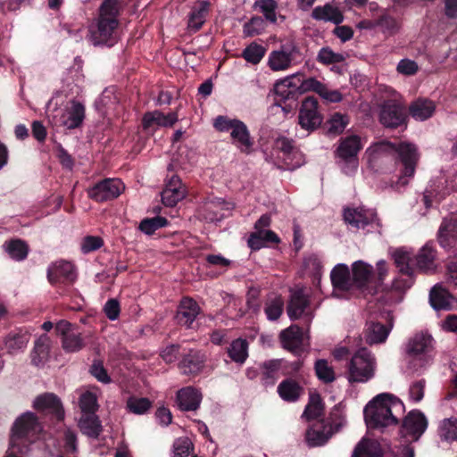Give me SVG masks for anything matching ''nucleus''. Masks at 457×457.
Returning <instances> with one entry per match:
<instances>
[{
    "mask_svg": "<svg viewBox=\"0 0 457 457\" xmlns=\"http://www.w3.org/2000/svg\"><path fill=\"white\" fill-rule=\"evenodd\" d=\"M396 152L399 156V162L402 165L401 175L395 186L397 189L408 184L409 179L413 177L416 164L419 159L417 148L409 143H401L397 146L388 142H378L368 147L364 158L370 168H375L378 160L386 157L392 152Z\"/></svg>",
    "mask_w": 457,
    "mask_h": 457,
    "instance_id": "f257e3e1",
    "label": "nucleus"
},
{
    "mask_svg": "<svg viewBox=\"0 0 457 457\" xmlns=\"http://www.w3.org/2000/svg\"><path fill=\"white\" fill-rule=\"evenodd\" d=\"M125 189L120 179H106L90 187L88 196L96 202H104L117 198Z\"/></svg>",
    "mask_w": 457,
    "mask_h": 457,
    "instance_id": "6e6552de",
    "label": "nucleus"
},
{
    "mask_svg": "<svg viewBox=\"0 0 457 457\" xmlns=\"http://www.w3.org/2000/svg\"><path fill=\"white\" fill-rule=\"evenodd\" d=\"M90 372L99 382L104 384H109L111 382V378L107 374L106 370L99 361H96L92 364Z\"/></svg>",
    "mask_w": 457,
    "mask_h": 457,
    "instance_id": "338daca9",
    "label": "nucleus"
},
{
    "mask_svg": "<svg viewBox=\"0 0 457 457\" xmlns=\"http://www.w3.org/2000/svg\"><path fill=\"white\" fill-rule=\"evenodd\" d=\"M210 4L207 1L197 3L188 14L187 29L190 33L198 31L205 22Z\"/></svg>",
    "mask_w": 457,
    "mask_h": 457,
    "instance_id": "bb28decb",
    "label": "nucleus"
},
{
    "mask_svg": "<svg viewBox=\"0 0 457 457\" xmlns=\"http://www.w3.org/2000/svg\"><path fill=\"white\" fill-rule=\"evenodd\" d=\"M308 305L307 296L302 289L295 290L291 295L287 306V314L291 320L299 319Z\"/></svg>",
    "mask_w": 457,
    "mask_h": 457,
    "instance_id": "473e14b6",
    "label": "nucleus"
},
{
    "mask_svg": "<svg viewBox=\"0 0 457 457\" xmlns=\"http://www.w3.org/2000/svg\"><path fill=\"white\" fill-rule=\"evenodd\" d=\"M312 16L314 20L331 21L335 24H339L344 21V15L341 11L330 4L315 7L312 10Z\"/></svg>",
    "mask_w": 457,
    "mask_h": 457,
    "instance_id": "2f4dec72",
    "label": "nucleus"
},
{
    "mask_svg": "<svg viewBox=\"0 0 457 457\" xmlns=\"http://www.w3.org/2000/svg\"><path fill=\"white\" fill-rule=\"evenodd\" d=\"M50 339L46 335L39 337L34 345L32 352V361L38 365L42 360L47 355Z\"/></svg>",
    "mask_w": 457,
    "mask_h": 457,
    "instance_id": "09e8293b",
    "label": "nucleus"
},
{
    "mask_svg": "<svg viewBox=\"0 0 457 457\" xmlns=\"http://www.w3.org/2000/svg\"><path fill=\"white\" fill-rule=\"evenodd\" d=\"M379 91L382 98H387L383 101L380 107V122L388 128L403 125L405 121V113L400 95L387 86H380Z\"/></svg>",
    "mask_w": 457,
    "mask_h": 457,
    "instance_id": "39448f33",
    "label": "nucleus"
},
{
    "mask_svg": "<svg viewBox=\"0 0 457 457\" xmlns=\"http://www.w3.org/2000/svg\"><path fill=\"white\" fill-rule=\"evenodd\" d=\"M330 435L325 434L320 429L310 428L306 432V442L309 446L315 447L320 446L327 443Z\"/></svg>",
    "mask_w": 457,
    "mask_h": 457,
    "instance_id": "13d9d810",
    "label": "nucleus"
},
{
    "mask_svg": "<svg viewBox=\"0 0 457 457\" xmlns=\"http://www.w3.org/2000/svg\"><path fill=\"white\" fill-rule=\"evenodd\" d=\"M228 356L237 363H244L248 356V344L245 339L234 340L228 349Z\"/></svg>",
    "mask_w": 457,
    "mask_h": 457,
    "instance_id": "a19ab883",
    "label": "nucleus"
},
{
    "mask_svg": "<svg viewBox=\"0 0 457 457\" xmlns=\"http://www.w3.org/2000/svg\"><path fill=\"white\" fill-rule=\"evenodd\" d=\"M441 439L452 442L457 441V419H445L439 427Z\"/></svg>",
    "mask_w": 457,
    "mask_h": 457,
    "instance_id": "de8ad7c7",
    "label": "nucleus"
},
{
    "mask_svg": "<svg viewBox=\"0 0 457 457\" xmlns=\"http://www.w3.org/2000/svg\"><path fill=\"white\" fill-rule=\"evenodd\" d=\"M412 253L407 248L402 247L395 250L392 253V257L395 264L403 274L412 275L413 268L411 266Z\"/></svg>",
    "mask_w": 457,
    "mask_h": 457,
    "instance_id": "4c0bfd02",
    "label": "nucleus"
},
{
    "mask_svg": "<svg viewBox=\"0 0 457 457\" xmlns=\"http://www.w3.org/2000/svg\"><path fill=\"white\" fill-rule=\"evenodd\" d=\"M35 410L54 415L57 420H62L64 411L59 397L53 393H45L37 396L33 402Z\"/></svg>",
    "mask_w": 457,
    "mask_h": 457,
    "instance_id": "ddd939ff",
    "label": "nucleus"
},
{
    "mask_svg": "<svg viewBox=\"0 0 457 457\" xmlns=\"http://www.w3.org/2000/svg\"><path fill=\"white\" fill-rule=\"evenodd\" d=\"M436 106L432 101L418 99L410 106L411 116L417 120H425L432 116Z\"/></svg>",
    "mask_w": 457,
    "mask_h": 457,
    "instance_id": "58836bf2",
    "label": "nucleus"
},
{
    "mask_svg": "<svg viewBox=\"0 0 457 457\" xmlns=\"http://www.w3.org/2000/svg\"><path fill=\"white\" fill-rule=\"evenodd\" d=\"M104 312L110 320H116L120 312V303L116 299H109L104 306Z\"/></svg>",
    "mask_w": 457,
    "mask_h": 457,
    "instance_id": "69168bd1",
    "label": "nucleus"
},
{
    "mask_svg": "<svg viewBox=\"0 0 457 457\" xmlns=\"http://www.w3.org/2000/svg\"><path fill=\"white\" fill-rule=\"evenodd\" d=\"M263 13L265 19L272 23L277 21L276 10L278 4L275 0H260L256 3Z\"/></svg>",
    "mask_w": 457,
    "mask_h": 457,
    "instance_id": "bf43d9fd",
    "label": "nucleus"
},
{
    "mask_svg": "<svg viewBox=\"0 0 457 457\" xmlns=\"http://www.w3.org/2000/svg\"><path fill=\"white\" fill-rule=\"evenodd\" d=\"M193 450V444L188 437L176 439L172 446V457H187Z\"/></svg>",
    "mask_w": 457,
    "mask_h": 457,
    "instance_id": "5fc2aeb1",
    "label": "nucleus"
},
{
    "mask_svg": "<svg viewBox=\"0 0 457 457\" xmlns=\"http://www.w3.org/2000/svg\"><path fill=\"white\" fill-rule=\"evenodd\" d=\"M302 85L303 93L307 91H314L320 96H321V94L326 88V86L322 84L320 81L317 80L315 78H309L304 79Z\"/></svg>",
    "mask_w": 457,
    "mask_h": 457,
    "instance_id": "774afa93",
    "label": "nucleus"
},
{
    "mask_svg": "<svg viewBox=\"0 0 457 457\" xmlns=\"http://www.w3.org/2000/svg\"><path fill=\"white\" fill-rule=\"evenodd\" d=\"M201 394L193 387H185L177 394V403L182 411H195L201 403Z\"/></svg>",
    "mask_w": 457,
    "mask_h": 457,
    "instance_id": "cd10ccee",
    "label": "nucleus"
},
{
    "mask_svg": "<svg viewBox=\"0 0 457 457\" xmlns=\"http://www.w3.org/2000/svg\"><path fill=\"white\" fill-rule=\"evenodd\" d=\"M205 361L204 355L197 351H190L180 362V369L185 374H196L201 371Z\"/></svg>",
    "mask_w": 457,
    "mask_h": 457,
    "instance_id": "72a5a7b5",
    "label": "nucleus"
},
{
    "mask_svg": "<svg viewBox=\"0 0 457 457\" xmlns=\"http://www.w3.org/2000/svg\"><path fill=\"white\" fill-rule=\"evenodd\" d=\"M396 71L398 73L404 76H412L415 75L419 71V65L413 60L405 58L402 59L397 66Z\"/></svg>",
    "mask_w": 457,
    "mask_h": 457,
    "instance_id": "680f3d73",
    "label": "nucleus"
},
{
    "mask_svg": "<svg viewBox=\"0 0 457 457\" xmlns=\"http://www.w3.org/2000/svg\"><path fill=\"white\" fill-rule=\"evenodd\" d=\"M186 187L178 176H172L162 192V201L166 206H175L186 196Z\"/></svg>",
    "mask_w": 457,
    "mask_h": 457,
    "instance_id": "aec40b11",
    "label": "nucleus"
},
{
    "mask_svg": "<svg viewBox=\"0 0 457 457\" xmlns=\"http://www.w3.org/2000/svg\"><path fill=\"white\" fill-rule=\"evenodd\" d=\"M344 220L354 228H364L367 225L375 221L376 213L373 210L365 209L362 206L345 208Z\"/></svg>",
    "mask_w": 457,
    "mask_h": 457,
    "instance_id": "2eb2a0df",
    "label": "nucleus"
},
{
    "mask_svg": "<svg viewBox=\"0 0 457 457\" xmlns=\"http://www.w3.org/2000/svg\"><path fill=\"white\" fill-rule=\"evenodd\" d=\"M166 225L167 220L163 217L157 216L143 220L139 224V229L146 235H152L158 228H163Z\"/></svg>",
    "mask_w": 457,
    "mask_h": 457,
    "instance_id": "603ef678",
    "label": "nucleus"
},
{
    "mask_svg": "<svg viewBox=\"0 0 457 457\" xmlns=\"http://www.w3.org/2000/svg\"><path fill=\"white\" fill-rule=\"evenodd\" d=\"M377 24L378 27L381 28L382 32L387 36L394 35L400 28L398 21L387 13H382L377 20Z\"/></svg>",
    "mask_w": 457,
    "mask_h": 457,
    "instance_id": "3c124183",
    "label": "nucleus"
},
{
    "mask_svg": "<svg viewBox=\"0 0 457 457\" xmlns=\"http://www.w3.org/2000/svg\"><path fill=\"white\" fill-rule=\"evenodd\" d=\"M352 457H382V450L378 441L362 438L355 446Z\"/></svg>",
    "mask_w": 457,
    "mask_h": 457,
    "instance_id": "f704fd0d",
    "label": "nucleus"
},
{
    "mask_svg": "<svg viewBox=\"0 0 457 457\" xmlns=\"http://www.w3.org/2000/svg\"><path fill=\"white\" fill-rule=\"evenodd\" d=\"M429 302L435 310H450L455 299L445 288L435 286L430 291Z\"/></svg>",
    "mask_w": 457,
    "mask_h": 457,
    "instance_id": "c85d7f7f",
    "label": "nucleus"
},
{
    "mask_svg": "<svg viewBox=\"0 0 457 457\" xmlns=\"http://www.w3.org/2000/svg\"><path fill=\"white\" fill-rule=\"evenodd\" d=\"M435 259V250L429 245H425L416 255V264L421 270L428 271L432 269Z\"/></svg>",
    "mask_w": 457,
    "mask_h": 457,
    "instance_id": "37998d69",
    "label": "nucleus"
},
{
    "mask_svg": "<svg viewBox=\"0 0 457 457\" xmlns=\"http://www.w3.org/2000/svg\"><path fill=\"white\" fill-rule=\"evenodd\" d=\"M276 148L283 153V160L287 169L295 170L303 162V154L295 148L293 142L287 137H279L276 140Z\"/></svg>",
    "mask_w": 457,
    "mask_h": 457,
    "instance_id": "dca6fc26",
    "label": "nucleus"
},
{
    "mask_svg": "<svg viewBox=\"0 0 457 457\" xmlns=\"http://www.w3.org/2000/svg\"><path fill=\"white\" fill-rule=\"evenodd\" d=\"M298 118L301 127L307 130L315 129L321 124L322 116L314 97H307L303 101Z\"/></svg>",
    "mask_w": 457,
    "mask_h": 457,
    "instance_id": "9d476101",
    "label": "nucleus"
},
{
    "mask_svg": "<svg viewBox=\"0 0 457 457\" xmlns=\"http://www.w3.org/2000/svg\"><path fill=\"white\" fill-rule=\"evenodd\" d=\"M283 309V299L278 295H271L266 301L264 312L268 320H276L281 316Z\"/></svg>",
    "mask_w": 457,
    "mask_h": 457,
    "instance_id": "79ce46f5",
    "label": "nucleus"
},
{
    "mask_svg": "<svg viewBox=\"0 0 457 457\" xmlns=\"http://www.w3.org/2000/svg\"><path fill=\"white\" fill-rule=\"evenodd\" d=\"M78 425L81 432L89 437L96 438L102 431L101 422L96 414H82Z\"/></svg>",
    "mask_w": 457,
    "mask_h": 457,
    "instance_id": "c9c22d12",
    "label": "nucleus"
},
{
    "mask_svg": "<svg viewBox=\"0 0 457 457\" xmlns=\"http://www.w3.org/2000/svg\"><path fill=\"white\" fill-rule=\"evenodd\" d=\"M331 282L336 290L348 291L353 286V278L346 265L337 264L331 271Z\"/></svg>",
    "mask_w": 457,
    "mask_h": 457,
    "instance_id": "c756f323",
    "label": "nucleus"
},
{
    "mask_svg": "<svg viewBox=\"0 0 457 457\" xmlns=\"http://www.w3.org/2000/svg\"><path fill=\"white\" fill-rule=\"evenodd\" d=\"M428 421L419 411H411L403 420L401 433L408 441H416L425 432Z\"/></svg>",
    "mask_w": 457,
    "mask_h": 457,
    "instance_id": "9b49d317",
    "label": "nucleus"
},
{
    "mask_svg": "<svg viewBox=\"0 0 457 457\" xmlns=\"http://www.w3.org/2000/svg\"><path fill=\"white\" fill-rule=\"evenodd\" d=\"M129 411L135 414H143L151 407V402L147 398L131 397L127 402Z\"/></svg>",
    "mask_w": 457,
    "mask_h": 457,
    "instance_id": "052dcab7",
    "label": "nucleus"
},
{
    "mask_svg": "<svg viewBox=\"0 0 457 457\" xmlns=\"http://www.w3.org/2000/svg\"><path fill=\"white\" fill-rule=\"evenodd\" d=\"M299 51L295 45H282L278 49L270 53L267 64L273 71H287L295 63Z\"/></svg>",
    "mask_w": 457,
    "mask_h": 457,
    "instance_id": "0eeeda50",
    "label": "nucleus"
},
{
    "mask_svg": "<svg viewBox=\"0 0 457 457\" xmlns=\"http://www.w3.org/2000/svg\"><path fill=\"white\" fill-rule=\"evenodd\" d=\"M79 403L82 414H96L98 409L97 395L87 390L80 395Z\"/></svg>",
    "mask_w": 457,
    "mask_h": 457,
    "instance_id": "c03bdc74",
    "label": "nucleus"
},
{
    "mask_svg": "<svg viewBox=\"0 0 457 457\" xmlns=\"http://www.w3.org/2000/svg\"><path fill=\"white\" fill-rule=\"evenodd\" d=\"M314 368L318 378L322 382L331 383L336 379L335 371L326 360H318Z\"/></svg>",
    "mask_w": 457,
    "mask_h": 457,
    "instance_id": "8fccbe9b",
    "label": "nucleus"
},
{
    "mask_svg": "<svg viewBox=\"0 0 457 457\" xmlns=\"http://www.w3.org/2000/svg\"><path fill=\"white\" fill-rule=\"evenodd\" d=\"M317 60L322 64L328 65L344 62L345 56L332 51L329 47H322L318 53Z\"/></svg>",
    "mask_w": 457,
    "mask_h": 457,
    "instance_id": "864d4df0",
    "label": "nucleus"
},
{
    "mask_svg": "<svg viewBox=\"0 0 457 457\" xmlns=\"http://www.w3.org/2000/svg\"><path fill=\"white\" fill-rule=\"evenodd\" d=\"M55 330L62 337V347L66 353H77L84 348L81 334L74 331L69 321L60 320L55 325Z\"/></svg>",
    "mask_w": 457,
    "mask_h": 457,
    "instance_id": "1a4fd4ad",
    "label": "nucleus"
},
{
    "mask_svg": "<svg viewBox=\"0 0 457 457\" xmlns=\"http://www.w3.org/2000/svg\"><path fill=\"white\" fill-rule=\"evenodd\" d=\"M349 119L346 115L339 112L334 113L328 120V132L340 134L346 128Z\"/></svg>",
    "mask_w": 457,
    "mask_h": 457,
    "instance_id": "4d7b16f0",
    "label": "nucleus"
},
{
    "mask_svg": "<svg viewBox=\"0 0 457 457\" xmlns=\"http://www.w3.org/2000/svg\"><path fill=\"white\" fill-rule=\"evenodd\" d=\"M84 119L85 106L76 100H71L56 122L68 129H74L82 125Z\"/></svg>",
    "mask_w": 457,
    "mask_h": 457,
    "instance_id": "f8f14e48",
    "label": "nucleus"
},
{
    "mask_svg": "<svg viewBox=\"0 0 457 457\" xmlns=\"http://www.w3.org/2000/svg\"><path fill=\"white\" fill-rule=\"evenodd\" d=\"M118 0H104L99 8V17L89 27L88 39L94 46L107 44L118 27Z\"/></svg>",
    "mask_w": 457,
    "mask_h": 457,
    "instance_id": "7ed1b4c3",
    "label": "nucleus"
},
{
    "mask_svg": "<svg viewBox=\"0 0 457 457\" xmlns=\"http://www.w3.org/2000/svg\"><path fill=\"white\" fill-rule=\"evenodd\" d=\"M178 120L176 112H170L167 115L159 111L146 112L142 120L145 129H154L157 127H171Z\"/></svg>",
    "mask_w": 457,
    "mask_h": 457,
    "instance_id": "5701e85b",
    "label": "nucleus"
},
{
    "mask_svg": "<svg viewBox=\"0 0 457 457\" xmlns=\"http://www.w3.org/2000/svg\"><path fill=\"white\" fill-rule=\"evenodd\" d=\"M279 339L285 349L296 352L303 345L304 336L297 325H292L280 332Z\"/></svg>",
    "mask_w": 457,
    "mask_h": 457,
    "instance_id": "4be33fe9",
    "label": "nucleus"
},
{
    "mask_svg": "<svg viewBox=\"0 0 457 457\" xmlns=\"http://www.w3.org/2000/svg\"><path fill=\"white\" fill-rule=\"evenodd\" d=\"M103 245V240L99 237L88 236L86 237L81 243V251L84 253L99 249Z\"/></svg>",
    "mask_w": 457,
    "mask_h": 457,
    "instance_id": "0e129e2a",
    "label": "nucleus"
},
{
    "mask_svg": "<svg viewBox=\"0 0 457 457\" xmlns=\"http://www.w3.org/2000/svg\"><path fill=\"white\" fill-rule=\"evenodd\" d=\"M393 325H384L378 321H369L366 325L365 339L370 345L380 344L387 338Z\"/></svg>",
    "mask_w": 457,
    "mask_h": 457,
    "instance_id": "a878e982",
    "label": "nucleus"
},
{
    "mask_svg": "<svg viewBox=\"0 0 457 457\" xmlns=\"http://www.w3.org/2000/svg\"><path fill=\"white\" fill-rule=\"evenodd\" d=\"M440 245L446 248L457 244V219L445 220L438 233Z\"/></svg>",
    "mask_w": 457,
    "mask_h": 457,
    "instance_id": "7c9ffc66",
    "label": "nucleus"
},
{
    "mask_svg": "<svg viewBox=\"0 0 457 457\" xmlns=\"http://www.w3.org/2000/svg\"><path fill=\"white\" fill-rule=\"evenodd\" d=\"M434 339L428 333H417L406 345V353L410 358L409 368L412 371L428 365L433 359Z\"/></svg>",
    "mask_w": 457,
    "mask_h": 457,
    "instance_id": "20e7f679",
    "label": "nucleus"
},
{
    "mask_svg": "<svg viewBox=\"0 0 457 457\" xmlns=\"http://www.w3.org/2000/svg\"><path fill=\"white\" fill-rule=\"evenodd\" d=\"M265 53L266 48L263 46L253 42L244 49L242 56L246 62L258 64L264 57Z\"/></svg>",
    "mask_w": 457,
    "mask_h": 457,
    "instance_id": "a18cd8bd",
    "label": "nucleus"
},
{
    "mask_svg": "<svg viewBox=\"0 0 457 457\" xmlns=\"http://www.w3.org/2000/svg\"><path fill=\"white\" fill-rule=\"evenodd\" d=\"M303 75L301 73H295L290 76L284 78L275 84V94L280 97V99H288L295 93L302 92Z\"/></svg>",
    "mask_w": 457,
    "mask_h": 457,
    "instance_id": "6ab92c4d",
    "label": "nucleus"
},
{
    "mask_svg": "<svg viewBox=\"0 0 457 457\" xmlns=\"http://www.w3.org/2000/svg\"><path fill=\"white\" fill-rule=\"evenodd\" d=\"M277 392L285 402L295 403L304 394V389L295 379L286 378L278 384Z\"/></svg>",
    "mask_w": 457,
    "mask_h": 457,
    "instance_id": "b1692460",
    "label": "nucleus"
},
{
    "mask_svg": "<svg viewBox=\"0 0 457 457\" xmlns=\"http://www.w3.org/2000/svg\"><path fill=\"white\" fill-rule=\"evenodd\" d=\"M361 148V137L356 135H351L340 139L336 155L337 158H358V153Z\"/></svg>",
    "mask_w": 457,
    "mask_h": 457,
    "instance_id": "393cba45",
    "label": "nucleus"
},
{
    "mask_svg": "<svg viewBox=\"0 0 457 457\" xmlns=\"http://www.w3.org/2000/svg\"><path fill=\"white\" fill-rule=\"evenodd\" d=\"M376 359L367 348L354 353L347 363L345 377L350 383H365L375 375Z\"/></svg>",
    "mask_w": 457,
    "mask_h": 457,
    "instance_id": "423d86ee",
    "label": "nucleus"
},
{
    "mask_svg": "<svg viewBox=\"0 0 457 457\" xmlns=\"http://www.w3.org/2000/svg\"><path fill=\"white\" fill-rule=\"evenodd\" d=\"M265 22L261 17H253L244 25V34L245 37H254L262 34L265 29Z\"/></svg>",
    "mask_w": 457,
    "mask_h": 457,
    "instance_id": "6e6d98bb",
    "label": "nucleus"
},
{
    "mask_svg": "<svg viewBox=\"0 0 457 457\" xmlns=\"http://www.w3.org/2000/svg\"><path fill=\"white\" fill-rule=\"evenodd\" d=\"M3 248L12 259L18 262L25 260L29 254V245L19 238L5 241Z\"/></svg>",
    "mask_w": 457,
    "mask_h": 457,
    "instance_id": "e433bc0d",
    "label": "nucleus"
},
{
    "mask_svg": "<svg viewBox=\"0 0 457 457\" xmlns=\"http://www.w3.org/2000/svg\"><path fill=\"white\" fill-rule=\"evenodd\" d=\"M322 410L323 407L320 395L312 394L310 395L309 403L306 405L302 417L307 420L317 419L321 415Z\"/></svg>",
    "mask_w": 457,
    "mask_h": 457,
    "instance_id": "49530a36",
    "label": "nucleus"
},
{
    "mask_svg": "<svg viewBox=\"0 0 457 457\" xmlns=\"http://www.w3.org/2000/svg\"><path fill=\"white\" fill-rule=\"evenodd\" d=\"M230 132L232 144L242 153L250 154L253 150V141L246 125L238 120L232 127Z\"/></svg>",
    "mask_w": 457,
    "mask_h": 457,
    "instance_id": "412c9836",
    "label": "nucleus"
},
{
    "mask_svg": "<svg viewBox=\"0 0 457 457\" xmlns=\"http://www.w3.org/2000/svg\"><path fill=\"white\" fill-rule=\"evenodd\" d=\"M77 278L74 265L70 262L58 261L47 269V279L51 284L58 282L72 283Z\"/></svg>",
    "mask_w": 457,
    "mask_h": 457,
    "instance_id": "4468645a",
    "label": "nucleus"
},
{
    "mask_svg": "<svg viewBox=\"0 0 457 457\" xmlns=\"http://www.w3.org/2000/svg\"><path fill=\"white\" fill-rule=\"evenodd\" d=\"M30 340V333L27 329L19 328L10 332L4 337L7 353L15 355L23 352Z\"/></svg>",
    "mask_w": 457,
    "mask_h": 457,
    "instance_id": "a211bd4d",
    "label": "nucleus"
},
{
    "mask_svg": "<svg viewBox=\"0 0 457 457\" xmlns=\"http://www.w3.org/2000/svg\"><path fill=\"white\" fill-rule=\"evenodd\" d=\"M403 412V403L392 395L383 393L366 405L364 417L369 427L383 428L397 425Z\"/></svg>",
    "mask_w": 457,
    "mask_h": 457,
    "instance_id": "f03ea898",
    "label": "nucleus"
},
{
    "mask_svg": "<svg viewBox=\"0 0 457 457\" xmlns=\"http://www.w3.org/2000/svg\"><path fill=\"white\" fill-rule=\"evenodd\" d=\"M199 312L200 307L197 303L192 298L185 297L180 301L178 307L175 315L176 322L180 326L189 328Z\"/></svg>",
    "mask_w": 457,
    "mask_h": 457,
    "instance_id": "f3484780",
    "label": "nucleus"
},
{
    "mask_svg": "<svg viewBox=\"0 0 457 457\" xmlns=\"http://www.w3.org/2000/svg\"><path fill=\"white\" fill-rule=\"evenodd\" d=\"M337 163L341 170L347 176L355 174L359 167L358 158H338Z\"/></svg>",
    "mask_w": 457,
    "mask_h": 457,
    "instance_id": "e2e57ef3",
    "label": "nucleus"
},
{
    "mask_svg": "<svg viewBox=\"0 0 457 457\" xmlns=\"http://www.w3.org/2000/svg\"><path fill=\"white\" fill-rule=\"evenodd\" d=\"M372 267L361 261L353 264V281L357 287H362L370 279Z\"/></svg>",
    "mask_w": 457,
    "mask_h": 457,
    "instance_id": "ea45409f",
    "label": "nucleus"
}]
</instances>
